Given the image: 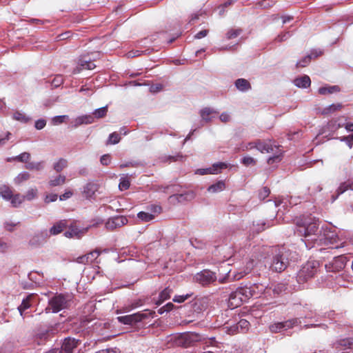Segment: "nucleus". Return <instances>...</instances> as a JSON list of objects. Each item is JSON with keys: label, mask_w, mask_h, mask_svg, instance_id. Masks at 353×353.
Wrapping results in <instances>:
<instances>
[{"label": "nucleus", "mask_w": 353, "mask_h": 353, "mask_svg": "<svg viewBox=\"0 0 353 353\" xmlns=\"http://www.w3.org/2000/svg\"><path fill=\"white\" fill-rule=\"evenodd\" d=\"M319 221L314 217L305 219L301 224H298L295 234L303 236L306 247L311 249L316 246L321 231L319 230Z\"/></svg>", "instance_id": "nucleus-1"}, {"label": "nucleus", "mask_w": 353, "mask_h": 353, "mask_svg": "<svg viewBox=\"0 0 353 353\" xmlns=\"http://www.w3.org/2000/svg\"><path fill=\"white\" fill-rule=\"evenodd\" d=\"M292 252L284 246L276 247L272 250L270 269L276 272L284 271L290 264Z\"/></svg>", "instance_id": "nucleus-2"}, {"label": "nucleus", "mask_w": 353, "mask_h": 353, "mask_svg": "<svg viewBox=\"0 0 353 353\" xmlns=\"http://www.w3.org/2000/svg\"><path fill=\"white\" fill-rule=\"evenodd\" d=\"M318 243L316 245H326V249H339L343 248L345 243L343 239H340L337 232L334 230L325 229L323 233L320 234Z\"/></svg>", "instance_id": "nucleus-3"}, {"label": "nucleus", "mask_w": 353, "mask_h": 353, "mask_svg": "<svg viewBox=\"0 0 353 353\" xmlns=\"http://www.w3.org/2000/svg\"><path fill=\"white\" fill-rule=\"evenodd\" d=\"M319 263L316 261H309L299 271L296 280L299 283H303L313 278L318 272Z\"/></svg>", "instance_id": "nucleus-4"}, {"label": "nucleus", "mask_w": 353, "mask_h": 353, "mask_svg": "<svg viewBox=\"0 0 353 353\" xmlns=\"http://www.w3.org/2000/svg\"><path fill=\"white\" fill-rule=\"evenodd\" d=\"M258 145L256 149L261 153H274L272 157H270L268 159V163L272 165L274 163H278L281 161V152L278 146L273 145L270 143L258 140Z\"/></svg>", "instance_id": "nucleus-5"}, {"label": "nucleus", "mask_w": 353, "mask_h": 353, "mask_svg": "<svg viewBox=\"0 0 353 353\" xmlns=\"http://www.w3.org/2000/svg\"><path fill=\"white\" fill-rule=\"evenodd\" d=\"M154 313V312L146 310L130 315L118 316L117 320L123 324L132 325L133 323L140 322L150 316H152Z\"/></svg>", "instance_id": "nucleus-6"}, {"label": "nucleus", "mask_w": 353, "mask_h": 353, "mask_svg": "<svg viewBox=\"0 0 353 353\" xmlns=\"http://www.w3.org/2000/svg\"><path fill=\"white\" fill-rule=\"evenodd\" d=\"M68 306V300L63 294H57L49 300L48 306L46 307L47 312L57 313L66 308Z\"/></svg>", "instance_id": "nucleus-7"}, {"label": "nucleus", "mask_w": 353, "mask_h": 353, "mask_svg": "<svg viewBox=\"0 0 353 353\" xmlns=\"http://www.w3.org/2000/svg\"><path fill=\"white\" fill-rule=\"evenodd\" d=\"M219 282L216 272L210 270H203L200 272V285L211 287L216 285Z\"/></svg>", "instance_id": "nucleus-8"}, {"label": "nucleus", "mask_w": 353, "mask_h": 353, "mask_svg": "<svg viewBox=\"0 0 353 353\" xmlns=\"http://www.w3.org/2000/svg\"><path fill=\"white\" fill-rule=\"evenodd\" d=\"M49 237L47 230H38L30 237L28 243L31 247L38 248L43 245Z\"/></svg>", "instance_id": "nucleus-9"}, {"label": "nucleus", "mask_w": 353, "mask_h": 353, "mask_svg": "<svg viewBox=\"0 0 353 353\" xmlns=\"http://www.w3.org/2000/svg\"><path fill=\"white\" fill-rule=\"evenodd\" d=\"M199 341V334L196 332L185 333L179 336L176 340L178 345L183 347L194 345Z\"/></svg>", "instance_id": "nucleus-10"}, {"label": "nucleus", "mask_w": 353, "mask_h": 353, "mask_svg": "<svg viewBox=\"0 0 353 353\" xmlns=\"http://www.w3.org/2000/svg\"><path fill=\"white\" fill-rule=\"evenodd\" d=\"M347 261V257L341 254L334 257L330 263L325 265V268L329 271L339 272L345 268Z\"/></svg>", "instance_id": "nucleus-11"}, {"label": "nucleus", "mask_w": 353, "mask_h": 353, "mask_svg": "<svg viewBox=\"0 0 353 353\" xmlns=\"http://www.w3.org/2000/svg\"><path fill=\"white\" fill-rule=\"evenodd\" d=\"M81 343V341L74 338H65L62 343L61 349H59V353H73Z\"/></svg>", "instance_id": "nucleus-12"}, {"label": "nucleus", "mask_w": 353, "mask_h": 353, "mask_svg": "<svg viewBox=\"0 0 353 353\" xmlns=\"http://www.w3.org/2000/svg\"><path fill=\"white\" fill-rule=\"evenodd\" d=\"M247 274H248V273L244 268L243 270H239L238 271L233 272H232L231 270H229L225 276L219 279V283H224L226 282L238 281Z\"/></svg>", "instance_id": "nucleus-13"}, {"label": "nucleus", "mask_w": 353, "mask_h": 353, "mask_svg": "<svg viewBox=\"0 0 353 353\" xmlns=\"http://www.w3.org/2000/svg\"><path fill=\"white\" fill-rule=\"evenodd\" d=\"M128 223V219L123 216H117L108 219L105 223V228L109 230H113L121 228Z\"/></svg>", "instance_id": "nucleus-14"}, {"label": "nucleus", "mask_w": 353, "mask_h": 353, "mask_svg": "<svg viewBox=\"0 0 353 353\" xmlns=\"http://www.w3.org/2000/svg\"><path fill=\"white\" fill-rule=\"evenodd\" d=\"M195 196V193L192 191H187L183 193L173 194L169 197L170 202L172 203H183L191 201Z\"/></svg>", "instance_id": "nucleus-15"}, {"label": "nucleus", "mask_w": 353, "mask_h": 353, "mask_svg": "<svg viewBox=\"0 0 353 353\" xmlns=\"http://www.w3.org/2000/svg\"><path fill=\"white\" fill-rule=\"evenodd\" d=\"M251 290L254 297H261L262 294H270L272 292L271 288H268L262 283H254L250 285Z\"/></svg>", "instance_id": "nucleus-16"}, {"label": "nucleus", "mask_w": 353, "mask_h": 353, "mask_svg": "<svg viewBox=\"0 0 353 353\" xmlns=\"http://www.w3.org/2000/svg\"><path fill=\"white\" fill-rule=\"evenodd\" d=\"M227 168V164L223 162L214 163L212 167L208 168H200V175L215 174L221 172L223 169Z\"/></svg>", "instance_id": "nucleus-17"}, {"label": "nucleus", "mask_w": 353, "mask_h": 353, "mask_svg": "<svg viewBox=\"0 0 353 353\" xmlns=\"http://www.w3.org/2000/svg\"><path fill=\"white\" fill-rule=\"evenodd\" d=\"M79 67H77L74 70L73 73H78L81 70L85 69L92 70L96 67L94 62L88 56H83L81 57V59H79Z\"/></svg>", "instance_id": "nucleus-18"}, {"label": "nucleus", "mask_w": 353, "mask_h": 353, "mask_svg": "<svg viewBox=\"0 0 353 353\" xmlns=\"http://www.w3.org/2000/svg\"><path fill=\"white\" fill-rule=\"evenodd\" d=\"M87 231V229H79L74 223L70 225L68 230L64 233L67 238L80 239Z\"/></svg>", "instance_id": "nucleus-19"}, {"label": "nucleus", "mask_w": 353, "mask_h": 353, "mask_svg": "<svg viewBox=\"0 0 353 353\" xmlns=\"http://www.w3.org/2000/svg\"><path fill=\"white\" fill-rule=\"evenodd\" d=\"M219 112L217 111L210 108H203L201 111H200V115L202 118L201 121H204L205 123H208L213 119L216 118Z\"/></svg>", "instance_id": "nucleus-20"}, {"label": "nucleus", "mask_w": 353, "mask_h": 353, "mask_svg": "<svg viewBox=\"0 0 353 353\" xmlns=\"http://www.w3.org/2000/svg\"><path fill=\"white\" fill-rule=\"evenodd\" d=\"M241 294V292L239 291L238 289L230 294L229 297V303L230 306L237 307L243 302H245Z\"/></svg>", "instance_id": "nucleus-21"}, {"label": "nucleus", "mask_w": 353, "mask_h": 353, "mask_svg": "<svg viewBox=\"0 0 353 353\" xmlns=\"http://www.w3.org/2000/svg\"><path fill=\"white\" fill-rule=\"evenodd\" d=\"M351 190H353V181L352 180H347L343 183H341L339 185V187L336 190V194L332 196V202L334 201L338 196L344 193L345 191Z\"/></svg>", "instance_id": "nucleus-22"}, {"label": "nucleus", "mask_w": 353, "mask_h": 353, "mask_svg": "<svg viewBox=\"0 0 353 353\" xmlns=\"http://www.w3.org/2000/svg\"><path fill=\"white\" fill-rule=\"evenodd\" d=\"M99 186L94 183H88L83 188V194L86 199H92L98 190Z\"/></svg>", "instance_id": "nucleus-23"}, {"label": "nucleus", "mask_w": 353, "mask_h": 353, "mask_svg": "<svg viewBox=\"0 0 353 353\" xmlns=\"http://www.w3.org/2000/svg\"><path fill=\"white\" fill-rule=\"evenodd\" d=\"M67 227V221L61 220L54 224L50 229L48 233L50 235H57L60 234Z\"/></svg>", "instance_id": "nucleus-24"}, {"label": "nucleus", "mask_w": 353, "mask_h": 353, "mask_svg": "<svg viewBox=\"0 0 353 353\" xmlns=\"http://www.w3.org/2000/svg\"><path fill=\"white\" fill-rule=\"evenodd\" d=\"M94 122V117L92 115H82L77 117L74 121V128H77L78 126L83 124H91Z\"/></svg>", "instance_id": "nucleus-25"}, {"label": "nucleus", "mask_w": 353, "mask_h": 353, "mask_svg": "<svg viewBox=\"0 0 353 353\" xmlns=\"http://www.w3.org/2000/svg\"><path fill=\"white\" fill-rule=\"evenodd\" d=\"M50 337V331L44 330L37 333L34 337V341L37 345L44 344Z\"/></svg>", "instance_id": "nucleus-26"}, {"label": "nucleus", "mask_w": 353, "mask_h": 353, "mask_svg": "<svg viewBox=\"0 0 353 353\" xmlns=\"http://www.w3.org/2000/svg\"><path fill=\"white\" fill-rule=\"evenodd\" d=\"M99 254L100 252L97 250H95L88 253L87 255L79 257L78 262L84 263H92V261L97 259Z\"/></svg>", "instance_id": "nucleus-27"}, {"label": "nucleus", "mask_w": 353, "mask_h": 353, "mask_svg": "<svg viewBox=\"0 0 353 353\" xmlns=\"http://www.w3.org/2000/svg\"><path fill=\"white\" fill-rule=\"evenodd\" d=\"M234 85L237 90L241 92H246L252 88L251 84L245 79H238L235 81Z\"/></svg>", "instance_id": "nucleus-28"}, {"label": "nucleus", "mask_w": 353, "mask_h": 353, "mask_svg": "<svg viewBox=\"0 0 353 353\" xmlns=\"http://www.w3.org/2000/svg\"><path fill=\"white\" fill-rule=\"evenodd\" d=\"M294 83L299 88H307L310 85L311 80L307 75H304L303 77L296 78L294 80Z\"/></svg>", "instance_id": "nucleus-29"}, {"label": "nucleus", "mask_w": 353, "mask_h": 353, "mask_svg": "<svg viewBox=\"0 0 353 353\" xmlns=\"http://www.w3.org/2000/svg\"><path fill=\"white\" fill-rule=\"evenodd\" d=\"M12 190L7 185H0V196L6 201H10L12 197Z\"/></svg>", "instance_id": "nucleus-30"}, {"label": "nucleus", "mask_w": 353, "mask_h": 353, "mask_svg": "<svg viewBox=\"0 0 353 353\" xmlns=\"http://www.w3.org/2000/svg\"><path fill=\"white\" fill-rule=\"evenodd\" d=\"M32 297V295L28 296L22 301L21 305L18 307L19 312H20L21 316H22L23 318L26 316L24 312L31 305L30 301Z\"/></svg>", "instance_id": "nucleus-31"}, {"label": "nucleus", "mask_w": 353, "mask_h": 353, "mask_svg": "<svg viewBox=\"0 0 353 353\" xmlns=\"http://www.w3.org/2000/svg\"><path fill=\"white\" fill-rule=\"evenodd\" d=\"M66 177L64 175L59 174L57 176L52 177L48 182V184L51 187H55L61 185L65 183Z\"/></svg>", "instance_id": "nucleus-32"}, {"label": "nucleus", "mask_w": 353, "mask_h": 353, "mask_svg": "<svg viewBox=\"0 0 353 353\" xmlns=\"http://www.w3.org/2000/svg\"><path fill=\"white\" fill-rule=\"evenodd\" d=\"M225 188V184L223 181H219L217 183L210 185L208 191L212 193H216L223 191Z\"/></svg>", "instance_id": "nucleus-33"}, {"label": "nucleus", "mask_w": 353, "mask_h": 353, "mask_svg": "<svg viewBox=\"0 0 353 353\" xmlns=\"http://www.w3.org/2000/svg\"><path fill=\"white\" fill-rule=\"evenodd\" d=\"M343 108V105L341 103H333L332 105H330L329 106L325 108L322 110V114L327 115L332 113H334L336 111L341 110Z\"/></svg>", "instance_id": "nucleus-34"}, {"label": "nucleus", "mask_w": 353, "mask_h": 353, "mask_svg": "<svg viewBox=\"0 0 353 353\" xmlns=\"http://www.w3.org/2000/svg\"><path fill=\"white\" fill-rule=\"evenodd\" d=\"M237 289L239 290V291L241 292V295L242 296L245 302L251 297H254L250 285H245L244 287H241Z\"/></svg>", "instance_id": "nucleus-35"}, {"label": "nucleus", "mask_w": 353, "mask_h": 353, "mask_svg": "<svg viewBox=\"0 0 353 353\" xmlns=\"http://www.w3.org/2000/svg\"><path fill=\"white\" fill-rule=\"evenodd\" d=\"M172 292V289L170 288H165L163 290H162L159 296V300L156 303L157 305L161 304L163 301L170 298V295Z\"/></svg>", "instance_id": "nucleus-36"}, {"label": "nucleus", "mask_w": 353, "mask_h": 353, "mask_svg": "<svg viewBox=\"0 0 353 353\" xmlns=\"http://www.w3.org/2000/svg\"><path fill=\"white\" fill-rule=\"evenodd\" d=\"M340 91L338 85H331L328 87H321L319 89V93L322 95L332 94Z\"/></svg>", "instance_id": "nucleus-37"}, {"label": "nucleus", "mask_w": 353, "mask_h": 353, "mask_svg": "<svg viewBox=\"0 0 353 353\" xmlns=\"http://www.w3.org/2000/svg\"><path fill=\"white\" fill-rule=\"evenodd\" d=\"M68 161L65 159L60 158L53 165V168L57 172H61L63 169L67 168Z\"/></svg>", "instance_id": "nucleus-38"}, {"label": "nucleus", "mask_w": 353, "mask_h": 353, "mask_svg": "<svg viewBox=\"0 0 353 353\" xmlns=\"http://www.w3.org/2000/svg\"><path fill=\"white\" fill-rule=\"evenodd\" d=\"M337 345L344 350L353 349V338L343 339L337 342Z\"/></svg>", "instance_id": "nucleus-39"}, {"label": "nucleus", "mask_w": 353, "mask_h": 353, "mask_svg": "<svg viewBox=\"0 0 353 353\" xmlns=\"http://www.w3.org/2000/svg\"><path fill=\"white\" fill-rule=\"evenodd\" d=\"M301 320L299 318H294L292 319H289L284 322H282L283 325V330H287L288 329L292 328L294 326H296L301 323Z\"/></svg>", "instance_id": "nucleus-40"}, {"label": "nucleus", "mask_w": 353, "mask_h": 353, "mask_svg": "<svg viewBox=\"0 0 353 353\" xmlns=\"http://www.w3.org/2000/svg\"><path fill=\"white\" fill-rule=\"evenodd\" d=\"M10 200L12 206L14 208H17L24 201L25 197H23V195H21L20 194H12V197Z\"/></svg>", "instance_id": "nucleus-41"}, {"label": "nucleus", "mask_w": 353, "mask_h": 353, "mask_svg": "<svg viewBox=\"0 0 353 353\" xmlns=\"http://www.w3.org/2000/svg\"><path fill=\"white\" fill-rule=\"evenodd\" d=\"M26 168L30 170H41L44 168V162H28L26 165Z\"/></svg>", "instance_id": "nucleus-42"}, {"label": "nucleus", "mask_w": 353, "mask_h": 353, "mask_svg": "<svg viewBox=\"0 0 353 353\" xmlns=\"http://www.w3.org/2000/svg\"><path fill=\"white\" fill-rule=\"evenodd\" d=\"M137 217L143 222H148L154 219V215L145 212H140L137 214Z\"/></svg>", "instance_id": "nucleus-43"}, {"label": "nucleus", "mask_w": 353, "mask_h": 353, "mask_svg": "<svg viewBox=\"0 0 353 353\" xmlns=\"http://www.w3.org/2000/svg\"><path fill=\"white\" fill-rule=\"evenodd\" d=\"M107 112H108V106H104V107H102V108L95 110L93 112L92 116L94 117V118H97V119L103 118L106 115Z\"/></svg>", "instance_id": "nucleus-44"}, {"label": "nucleus", "mask_w": 353, "mask_h": 353, "mask_svg": "<svg viewBox=\"0 0 353 353\" xmlns=\"http://www.w3.org/2000/svg\"><path fill=\"white\" fill-rule=\"evenodd\" d=\"M30 177V174L27 172H23L20 173L14 179V182L17 184H20L23 181L28 180Z\"/></svg>", "instance_id": "nucleus-45"}, {"label": "nucleus", "mask_w": 353, "mask_h": 353, "mask_svg": "<svg viewBox=\"0 0 353 353\" xmlns=\"http://www.w3.org/2000/svg\"><path fill=\"white\" fill-rule=\"evenodd\" d=\"M237 325L239 326V328L241 331V332L244 333L248 331L250 327V323L246 319H241L238 323Z\"/></svg>", "instance_id": "nucleus-46"}, {"label": "nucleus", "mask_w": 353, "mask_h": 353, "mask_svg": "<svg viewBox=\"0 0 353 353\" xmlns=\"http://www.w3.org/2000/svg\"><path fill=\"white\" fill-rule=\"evenodd\" d=\"M121 140V137L119 133L114 132L109 135L107 144H117Z\"/></svg>", "instance_id": "nucleus-47"}, {"label": "nucleus", "mask_w": 353, "mask_h": 353, "mask_svg": "<svg viewBox=\"0 0 353 353\" xmlns=\"http://www.w3.org/2000/svg\"><path fill=\"white\" fill-rule=\"evenodd\" d=\"M13 118L22 123H28L30 121V118L22 112H16L13 114Z\"/></svg>", "instance_id": "nucleus-48"}, {"label": "nucleus", "mask_w": 353, "mask_h": 353, "mask_svg": "<svg viewBox=\"0 0 353 353\" xmlns=\"http://www.w3.org/2000/svg\"><path fill=\"white\" fill-rule=\"evenodd\" d=\"M183 159V157L181 154H176L174 156L169 155V156H165L162 157V161L163 162H172V161H182Z\"/></svg>", "instance_id": "nucleus-49"}, {"label": "nucleus", "mask_w": 353, "mask_h": 353, "mask_svg": "<svg viewBox=\"0 0 353 353\" xmlns=\"http://www.w3.org/2000/svg\"><path fill=\"white\" fill-rule=\"evenodd\" d=\"M310 61H311V55H307L296 63V68H299L305 67L310 63Z\"/></svg>", "instance_id": "nucleus-50"}, {"label": "nucleus", "mask_w": 353, "mask_h": 353, "mask_svg": "<svg viewBox=\"0 0 353 353\" xmlns=\"http://www.w3.org/2000/svg\"><path fill=\"white\" fill-rule=\"evenodd\" d=\"M322 187L317 183H313L308 188V193L310 196H314L316 193L321 192Z\"/></svg>", "instance_id": "nucleus-51"}, {"label": "nucleus", "mask_w": 353, "mask_h": 353, "mask_svg": "<svg viewBox=\"0 0 353 353\" xmlns=\"http://www.w3.org/2000/svg\"><path fill=\"white\" fill-rule=\"evenodd\" d=\"M30 158V153L23 152V153L20 154L19 155L14 157V160L19 161V162L28 163V161H29Z\"/></svg>", "instance_id": "nucleus-52"}, {"label": "nucleus", "mask_w": 353, "mask_h": 353, "mask_svg": "<svg viewBox=\"0 0 353 353\" xmlns=\"http://www.w3.org/2000/svg\"><path fill=\"white\" fill-rule=\"evenodd\" d=\"M224 329L225 330V332L230 335H234L241 332L237 323L232 326H225Z\"/></svg>", "instance_id": "nucleus-53"}, {"label": "nucleus", "mask_w": 353, "mask_h": 353, "mask_svg": "<svg viewBox=\"0 0 353 353\" xmlns=\"http://www.w3.org/2000/svg\"><path fill=\"white\" fill-rule=\"evenodd\" d=\"M270 330L273 333H277L284 330L282 322H278L271 325L270 326Z\"/></svg>", "instance_id": "nucleus-54"}, {"label": "nucleus", "mask_w": 353, "mask_h": 353, "mask_svg": "<svg viewBox=\"0 0 353 353\" xmlns=\"http://www.w3.org/2000/svg\"><path fill=\"white\" fill-rule=\"evenodd\" d=\"M37 189L31 188L28 190L26 194L23 195V197H25V199L28 201H31L37 197Z\"/></svg>", "instance_id": "nucleus-55"}, {"label": "nucleus", "mask_w": 353, "mask_h": 353, "mask_svg": "<svg viewBox=\"0 0 353 353\" xmlns=\"http://www.w3.org/2000/svg\"><path fill=\"white\" fill-rule=\"evenodd\" d=\"M241 162L242 164H243L245 166H249L251 165H254L256 163V160L255 159H254L253 157L247 156V157H244L241 159Z\"/></svg>", "instance_id": "nucleus-56"}, {"label": "nucleus", "mask_w": 353, "mask_h": 353, "mask_svg": "<svg viewBox=\"0 0 353 353\" xmlns=\"http://www.w3.org/2000/svg\"><path fill=\"white\" fill-rule=\"evenodd\" d=\"M341 141L345 142L348 147L351 149L353 146V134L346 136V137H341L338 138Z\"/></svg>", "instance_id": "nucleus-57"}, {"label": "nucleus", "mask_w": 353, "mask_h": 353, "mask_svg": "<svg viewBox=\"0 0 353 353\" xmlns=\"http://www.w3.org/2000/svg\"><path fill=\"white\" fill-rule=\"evenodd\" d=\"M130 182L128 179L125 178L121 179L119 188L121 191L128 190L130 188Z\"/></svg>", "instance_id": "nucleus-58"}, {"label": "nucleus", "mask_w": 353, "mask_h": 353, "mask_svg": "<svg viewBox=\"0 0 353 353\" xmlns=\"http://www.w3.org/2000/svg\"><path fill=\"white\" fill-rule=\"evenodd\" d=\"M242 30L241 29L230 30L227 32V38L228 39H234L238 37Z\"/></svg>", "instance_id": "nucleus-59"}, {"label": "nucleus", "mask_w": 353, "mask_h": 353, "mask_svg": "<svg viewBox=\"0 0 353 353\" xmlns=\"http://www.w3.org/2000/svg\"><path fill=\"white\" fill-rule=\"evenodd\" d=\"M174 305L172 303H168L165 305L163 306L159 310V313L160 314H163L165 312H168L171 311L174 308Z\"/></svg>", "instance_id": "nucleus-60"}, {"label": "nucleus", "mask_w": 353, "mask_h": 353, "mask_svg": "<svg viewBox=\"0 0 353 353\" xmlns=\"http://www.w3.org/2000/svg\"><path fill=\"white\" fill-rule=\"evenodd\" d=\"M67 115L55 116L52 118V121L54 125L61 124L64 122L65 119L68 118Z\"/></svg>", "instance_id": "nucleus-61"}, {"label": "nucleus", "mask_w": 353, "mask_h": 353, "mask_svg": "<svg viewBox=\"0 0 353 353\" xmlns=\"http://www.w3.org/2000/svg\"><path fill=\"white\" fill-rule=\"evenodd\" d=\"M63 82V78L61 75H57L52 80V85L55 87V88H57L59 87L60 85H61Z\"/></svg>", "instance_id": "nucleus-62"}, {"label": "nucleus", "mask_w": 353, "mask_h": 353, "mask_svg": "<svg viewBox=\"0 0 353 353\" xmlns=\"http://www.w3.org/2000/svg\"><path fill=\"white\" fill-rule=\"evenodd\" d=\"M270 193V190L267 187H263L261 190L259 192V196L261 199H265L266 197L269 196Z\"/></svg>", "instance_id": "nucleus-63"}, {"label": "nucleus", "mask_w": 353, "mask_h": 353, "mask_svg": "<svg viewBox=\"0 0 353 353\" xmlns=\"http://www.w3.org/2000/svg\"><path fill=\"white\" fill-rule=\"evenodd\" d=\"M265 223L261 222V223H257L256 225L253 224V230L259 233L263 231L265 229Z\"/></svg>", "instance_id": "nucleus-64"}]
</instances>
